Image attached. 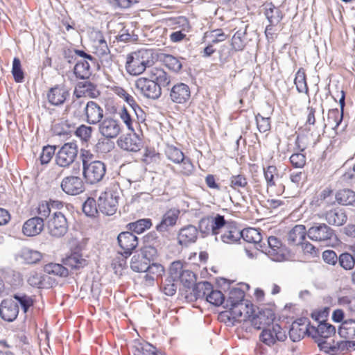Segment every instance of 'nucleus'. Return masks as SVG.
<instances>
[{
	"instance_id": "f257e3e1",
	"label": "nucleus",
	"mask_w": 355,
	"mask_h": 355,
	"mask_svg": "<svg viewBox=\"0 0 355 355\" xmlns=\"http://www.w3.org/2000/svg\"><path fill=\"white\" fill-rule=\"evenodd\" d=\"M148 77H141L135 81V87L145 97L157 99L162 95V87L171 83V76L162 69L151 67L147 69Z\"/></svg>"
},
{
	"instance_id": "f03ea898",
	"label": "nucleus",
	"mask_w": 355,
	"mask_h": 355,
	"mask_svg": "<svg viewBox=\"0 0 355 355\" xmlns=\"http://www.w3.org/2000/svg\"><path fill=\"white\" fill-rule=\"evenodd\" d=\"M153 52L151 49H140L128 55L125 62L127 72L132 76L141 74L153 64Z\"/></svg>"
},
{
	"instance_id": "7ed1b4c3",
	"label": "nucleus",
	"mask_w": 355,
	"mask_h": 355,
	"mask_svg": "<svg viewBox=\"0 0 355 355\" xmlns=\"http://www.w3.org/2000/svg\"><path fill=\"white\" fill-rule=\"evenodd\" d=\"M37 216H34L27 220L23 225V233L28 236L38 235L44 229V220L49 218L51 213L49 204L47 202H42L37 207Z\"/></svg>"
},
{
	"instance_id": "20e7f679",
	"label": "nucleus",
	"mask_w": 355,
	"mask_h": 355,
	"mask_svg": "<svg viewBox=\"0 0 355 355\" xmlns=\"http://www.w3.org/2000/svg\"><path fill=\"white\" fill-rule=\"evenodd\" d=\"M78 155V146L75 143L64 144L55 154V163L62 168L73 166L74 174L80 172V164L75 162Z\"/></svg>"
},
{
	"instance_id": "39448f33",
	"label": "nucleus",
	"mask_w": 355,
	"mask_h": 355,
	"mask_svg": "<svg viewBox=\"0 0 355 355\" xmlns=\"http://www.w3.org/2000/svg\"><path fill=\"white\" fill-rule=\"evenodd\" d=\"M225 219L223 216L217 214L216 216H207L201 218L198 223V233L205 238L209 234L215 236V241H218V235L225 227Z\"/></svg>"
},
{
	"instance_id": "423d86ee",
	"label": "nucleus",
	"mask_w": 355,
	"mask_h": 355,
	"mask_svg": "<svg viewBox=\"0 0 355 355\" xmlns=\"http://www.w3.org/2000/svg\"><path fill=\"white\" fill-rule=\"evenodd\" d=\"M336 328L326 322H320L317 326L311 324V337L318 343L319 347L331 349L334 351L336 347L328 346L325 339L335 335Z\"/></svg>"
},
{
	"instance_id": "0eeeda50",
	"label": "nucleus",
	"mask_w": 355,
	"mask_h": 355,
	"mask_svg": "<svg viewBox=\"0 0 355 355\" xmlns=\"http://www.w3.org/2000/svg\"><path fill=\"white\" fill-rule=\"evenodd\" d=\"M307 236L313 241L329 245L336 237L334 230L325 223H314L307 230Z\"/></svg>"
},
{
	"instance_id": "6e6552de",
	"label": "nucleus",
	"mask_w": 355,
	"mask_h": 355,
	"mask_svg": "<svg viewBox=\"0 0 355 355\" xmlns=\"http://www.w3.org/2000/svg\"><path fill=\"white\" fill-rule=\"evenodd\" d=\"M106 173V166L101 161L91 162L85 164L83 167V175L87 184H94L101 182Z\"/></svg>"
},
{
	"instance_id": "1a4fd4ad",
	"label": "nucleus",
	"mask_w": 355,
	"mask_h": 355,
	"mask_svg": "<svg viewBox=\"0 0 355 355\" xmlns=\"http://www.w3.org/2000/svg\"><path fill=\"white\" fill-rule=\"evenodd\" d=\"M49 217L47 227L49 234L54 237L63 236L68 230V223L65 216L60 211H55Z\"/></svg>"
},
{
	"instance_id": "9d476101",
	"label": "nucleus",
	"mask_w": 355,
	"mask_h": 355,
	"mask_svg": "<svg viewBox=\"0 0 355 355\" xmlns=\"http://www.w3.org/2000/svg\"><path fill=\"white\" fill-rule=\"evenodd\" d=\"M287 338L286 331L278 324L263 328L259 335L260 340L265 345L271 347L277 342H283Z\"/></svg>"
},
{
	"instance_id": "9b49d317",
	"label": "nucleus",
	"mask_w": 355,
	"mask_h": 355,
	"mask_svg": "<svg viewBox=\"0 0 355 355\" xmlns=\"http://www.w3.org/2000/svg\"><path fill=\"white\" fill-rule=\"evenodd\" d=\"M93 53L96 55L103 67H110L112 65V55L107 44L101 33L97 35L96 40L93 42Z\"/></svg>"
},
{
	"instance_id": "f8f14e48",
	"label": "nucleus",
	"mask_w": 355,
	"mask_h": 355,
	"mask_svg": "<svg viewBox=\"0 0 355 355\" xmlns=\"http://www.w3.org/2000/svg\"><path fill=\"white\" fill-rule=\"evenodd\" d=\"M97 205L99 211L112 216L118 208V197L112 191L103 192L98 198Z\"/></svg>"
},
{
	"instance_id": "ddd939ff",
	"label": "nucleus",
	"mask_w": 355,
	"mask_h": 355,
	"mask_svg": "<svg viewBox=\"0 0 355 355\" xmlns=\"http://www.w3.org/2000/svg\"><path fill=\"white\" fill-rule=\"evenodd\" d=\"M118 146L128 152H138L143 147L142 139L134 131L121 135L117 140Z\"/></svg>"
},
{
	"instance_id": "4468645a",
	"label": "nucleus",
	"mask_w": 355,
	"mask_h": 355,
	"mask_svg": "<svg viewBox=\"0 0 355 355\" xmlns=\"http://www.w3.org/2000/svg\"><path fill=\"white\" fill-rule=\"evenodd\" d=\"M62 190L67 195L76 196L85 191L83 180L77 175H69L64 178L61 182Z\"/></svg>"
},
{
	"instance_id": "2eb2a0df",
	"label": "nucleus",
	"mask_w": 355,
	"mask_h": 355,
	"mask_svg": "<svg viewBox=\"0 0 355 355\" xmlns=\"http://www.w3.org/2000/svg\"><path fill=\"white\" fill-rule=\"evenodd\" d=\"M121 130L119 121L110 116L105 118L98 125L100 134L106 139L116 138Z\"/></svg>"
},
{
	"instance_id": "dca6fc26",
	"label": "nucleus",
	"mask_w": 355,
	"mask_h": 355,
	"mask_svg": "<svg viewBox=\"0 0 355 355\" xmlns=\"http://www.w3.org/2000/svg\"><path fill=\"white\" fill-rule=\"evenodd\" d=\"M119 245L123 250L121 254L128 257L138 245V239L130 232H121L117 236Z\"/></svg>"
},
{
	"instance_id": "f3484780",
	"label": "nucleus",
	"mask_w": 355,
	"mask_h": 355,
	"mask_svg": "<svg viewBox=\"0 0 355 355\" xmlns=\"http://www.w3.org/2000/svg\"><path fill=\"white\" fill-rule=\"evenodd\" d=\"M226 308L230 309V311H226L227 319L230 322H232L233 325L235 322H241L250 317L251 309H249L247 302L241 303V304H232Z\"/></svg>"
},
{
	"instance_id": "a211bd4d",
	"label": "nucleus",
	"mask_w": 355,
	"mask_h": 355,
	"mask_svg": "<svg viewBox=\"0 0 355 355\" xmlns=\"http://www.w3.org/2000/svg\"><path fill=\"white\" fill-rule=\"evenodd\" d=\"M169 97L171 101L175 103L183 104L187 103L191 97V90L185 83H178L171 89Z\"/></svg>"
},
{
	"instance_id": "6ab92c4d",
	"label": "nucleus",
	"mask_w": 355,
	"mask_h": 355,
	"mask_svg": "<svg viewBox=\"0 0 355 355\" xmlns=\"http://www.w3.org/2000/svg\"><path fill=\"white\" fill-rule=\"evenodd\" d=\"M198 234V229L196 226L193 225H186L178 232V243L182 246L187 247L196 242Z\"/></svg>"
},
{
	"instance_id": "aec40b11",
	"label": "nucleus",
	"mask_w": 355,
	"mask_h": 355,
	"mask_svg": "<svg viewBox=\"0 0 355 355\" xmlns=\"http://www.w3.org/2000/svg\"><path fill=\"white\" fill-rule=\"evenodd\" d=\"M274 320L275 314L270 309H265L260 310L257 314L254 315L251 322L254 328L263 329V328L271 327V325L274 324Z\"/></svg>"
},
{
	"instance_id": "412c9836",
	"label": "nucleus",
	"mask_w": 355,
	"mask_h": 355,
	"mask_svg": "<svg viewBox=\"0 0 355 355\" xmlns=\"http://www.w3.org/2000/svg\"><path fill=\"white\" fill-rule=\"evenodd\" d=\"M69 96V90L64 85H55L47 93L49 103L55 106L63 105Z\"/></svg>"
},
{
	"instance_id": "4be33fe9",
	"label": "nucleus",
	"mask_w": 355,
	"mask_h": 355,
	"mask_svg": "<svg viewBox=\"0 0 355 355\" xmlns=\"http://www.w3.org/2000/svg\"><path fill=\"white\" fill-rule=\"evenodd\" d=\"M85 121L90 125L99 123L103 118V110L96 102L89 101L86 103Z\"/></svg>"
},
{
	"instance_id": "5701e85b",
	"label": "nucleus",
	"mask_w": 355,
	"mask_h": 355,
	"mask_svg": "<svg viewBox=\"0 0 355 355\" xmlns=\"http://www.w3.org/2000/svg\"><path fill=\"white\" fill-rule=\"evenodd\" d=\"M19 314V307L13 299H4L0 304V316L7 322L14 321Z\"/></svg>"
},
{
	"instance_id": "b1692460",
	"label": "nucleus",
	"mask_w": 355,
	"mask_h": 355,
	"mask_svg": "<svg viewBox=\"0 0 355 355\" xmlns=\"http://www.w3.org/2000/svg\"><path fill=\"white\" fill-rule=\"evenodd\" d=\"M180 211L176 209L168 210L162 216L161 221L156 225L155 229L160 233L166 232L174 227L179 218Z\"/></svg>"
},
{
	"instance_id": "393cba45",
	"label": "nucleus",
	"mask_w": 355,
	"mask_h": 355,
	"mask_svg": "<svg viewBox=\"0 0 355 355\" xmlns=\"http://www.w3.org/2000/svg\"><path fill=\"white\" fill-rule=\"evenodd\" d=\"M99 94L100 92L96 89L95 85L90 81L78 82L73 91V95L78 98L86 96L96 98Z\"/></svg>"
},
{
	"instance_id": "a878e982",
	"label": "nucleus",
	"mask_w": 355,
	"mask_h": 355,
	"mask_svg": "<svg viewBox=\"0 0 355 355\" xmlns=\"http://www.w3.org/2000/svg\"><path fill=\"white\" fill-rule=\"evenodd\" d=\"M324 218L329 225L341 226L346 223L347 217L343 209L336 207L327 211Z\"/></svg>"
},
{
	"instance_id": "bb28decb",
	"label": "nucleus",
	"mask_w": 355,
	"mask_h": 355,
	"mask_svg": "<svg viewBox=\"0 0 355 355\" xmlns=\"http://www.w3.org/2000/svg\"><path fill=\"white\" fill-rule=\"evenodd\" d=\"M307 235L306 227L303 225H296L288 233L287 240L290 245H298L302 244V241Z\"/></svg>"
},
{
	"instance_id": "cd10ccee",
	"label": "nucleus",
	"mask_w": 355,
	"mask_h": 355,
	"mask_svg": "<svg viewBox=\"0 0 355 355\" xmlns=\"http://www.w3.org/2000/svg\"><path fill=\"white\" fill-rule=\"evenodd\" d=\"M220 234V241L227 244L235 243L241 239L240 230L236 227L228 226L226 222Z\"/></svg>"
},
{
	"instance_id": "c85d7f7f",
	"label": "nucleus",
	"mask_w": 355,
	"mask_h": 355,
	"mask_svg": "<svg viewBox=\"0 0 355 355\" xmlns=\"http://www.w3.org/2000/svg\"><path fill=\"white\" fill-rule=\"evenodd\" d=\"M264 15L268 22L272 25H277L284 17L281 10L272 3L266 5L264 8Z\"/></svg>"
},
{
	"instance_id": "c756f323",
	"label": "nucleus",
	"mask_w": 355,
	"mask_h": 355,
	"mask_svg": "<svg viewBox=\"0 0 355 355\" xmlns=\"http://www.w3.org/2000/svg\"><path fill=\"white\" fill-rule=\"evenodd\" d=\"M89 60H78L73 67V73L76 78L86 80L92 75Z\"/></svg>"
},
{
	"instance_id": "7c9ffc66",
	"label": "nucleus",
	"mask_w": 355,
	"mask_h": 355,
	"mask_svg": "<svg viewBox=\"0 0 355 355\" xmlns=\"http://www.w3.org/2000/svg\"><path fill=\"white\" fill-rule=\"evenodd\" d=\"M306 335L311 336V324L309 322L304 327H300L297 323H293L289 331V336L293 342H298Z\"/></svg>"
},
{
	"instance_id": "2f4dec72",
	"label": "nucleus",
	"mask_w": 355,
	"mask_h": 355,
	"mask_svg": "<svg viewBox=\"0 0 355 355\" xmlns=\"http://www.w3.org/2000/svg\"><path fill=\"white\" fill-rule=\"evenodd\" d=\"M19 257L22 259L26 263L34 264L39 262L42 255L40 252L25 247L21 248L18 254Z\"/></svg>"
},
{
	"instance_id": "473e14b6",
	"label": "nucleus",
	"mask_w": 355,
	"mask_h": 355,
	"mask_svg": "<svg viewBox=\"0 0 355 355\" xmlns=\"http://www.w3.org/2000/svg\"><path fill=\"white\" fill-rule=\"evenodd\" d=\"M64 264L71 270H80L87 265V261L81 254L75 252L64 260Z\"/></svg>"
},
{
	"instance_id": "72a5a7b5",
	"label": "nucleus",
	"mask_w": 355,
	"mask_h": 355,
	"mask_svg": "<svg viewBox=\"0 0 355 355\" xmlns=\"http://www.w3.org/2000/svg\"><path fill=\"white\" fill-rule=\"evenodd\" d=\"M338 204L344 206H355V192L349 189L339 190L336 194Z\"/></svg>"
},
{
	"instance_id": "f704fd0d",
	"label": "nucleus",
	"mask_w": 355,
	"mask_h": 355,
	"mask_svg": "<svg viewBox=\"0 0 355 355\" xmlns=\"http://www.w3.org/2000/svg\"><path fill=\"white\" fill-rule=\"evenodd\" d=\"M86 103L84 101L81 100L80 98L73 99L72 102L66 107L70 114L75 118H80L85 116Z\"/></svg>"
},
{
	"instance_id": "c9c22d12",
	"label": "nucleus",
	"mask_w": 355,
	"mask_h": 355,
	"mask_svg": "<svg viewBox=\"0 0 355 355\" xmlns=\"http://www.w3.org/2000/svg\"><path fill=\"white\" fill-rule=\"evenodd\" d=\"M247 27L238 30L232 38V46L235 51H242L247 44Z\"/></svg>"
},
{
	"instance_id": "e433bc0d",
	"label": "nucleus",
	"mask_w": 355,
	"mask_h": 355,
	"mask_svg": "<svg viewBox=\"0 0 355 355\" xmlns=\"http://www.w3.org/2000/svg\"><path fill=\"white\" fill-rule=\"evenodd\" d=\"M241 239H243L248 243L258 244L261 247L260 243L262 240V236L259 231L255 228H247L240 230Z\"/></svg>"
},
{
	"instance_id": "4c0bfd02",
	"label": "nucleus",
	"mask_w": 355,
	"mask_h": 355,
	"mask_svg": "<svg viewBox=\"0 0 355 355\" xmlns=\"http://www.w3.org/2000/svg\"><path fill=\"white\" fill-rule=\"evenodd\" d=\"M338 334L345 338H355V320H345L338 329Z\"/></svg>"
},
{
	"instance_id": "58836bf2",
	"label": "nucleus",
	"mask_w": 355,
	"mask_h": 355,
	"mask_svg": "<svg viewBox=\"0 0 355 355\" xmlns=\"http://www.w3.org/2000/svg\"><path fill=\"white\" fill-rule=\"evenodd\" d=\"M268 249H266V253L271 257L273 260H277L280 248L282 247L281 241L275 236H271L268 238Z\"/></svg>"
},
{
	"instance_id": "ea45409f",
	"label": "nucleus",
	"mask_w": 355,
	"mask_h": 355,
	"mask_svg": "<svg viewBox=\"0 0 355 355\" xmlns=\"http://www.w3.org/2000/svg\"><path fill=\"white\" fill-rule=\"evenodd\" d=\"M244 291L236 287L230 288L228 297L226 300L225 307H229L230 305L244 303Z\"/></svg>"
},
{
	"instance_id": "a19ab883",
	"label": "nucleus",
	"mask_w": 355,
	"mask_h": 355,
	"mask_svg": "<svg viewBox=\"0 0 355 355\" xmlns=\"http://www.w3.org/2000/svg\"><path fill=\"white\" fill-rule=\"evenodd\" d=\"M149 263L144 257L137 254L131 259L130 268L135 272H145L148 268Z\"/></svg>"
},
{
	"instance_id": "79ce46f5",
	"label": "nucleus",
	"mask_w": 355,
	"mask_h": 355,
	"mask_svg": "<svg viewBox=\"0 0 355 355\" xmlns=\"http://www.w3.org/2000/svg\"><path fill=\"white\" fill-rule=\"evenodd\" d=\"M294 83L299 93H309V88L306 83V73L303 68H300L295 74Z\"/></svg>"
},
{
	"instance_id": "37998d69",
	"label": "nucleus",
	"mask_w": 355,
	"mask_h": 355,
	"mask_svg": "<svg viewBox=\"0 0 355 355\" xmlns=\"http://www.w3.org/2000/svg\"><path fill=\"white\" fill-rule=\"evenodd\" d=\"M152 225L151 219L143 218L129 223L127 227L130 231L134 232L137 234H141L145 230L150 229Z\"/></svg>"
},
{
	"instance_id": "c03bdc74",
	"label": "nucleus",
	"mask_w": 355,
	"mask_h": 355,
	"mask_svg": "<svg viewBox=\"0 0 355 355\" xmlns=\"http://www.w3.org/2000/svg\"><path fill=\"white\" fill-rule=\"evenodd\" d=\"M352 254L344 252L338 257V264L346 270H352L355 265V249L352 250Z\"/></svg>"
},
{
	"instance_id": "a18cd8bd",
	"label": "nucleus",
	"mask_w": 355,
	"mask_h": 355,
	"mask_svg": "<svg viewBox=\"0 0 355 355\" xmlns=\"http://www.w3.org/2000/svg\"><path fill=\"white\" fill-rule=\"evenodd\" d=\"M44 270L47 274L60 277H67L69 275L68 268L59 263H48L44 266Z\"/></svg>"
},
{
	"instance_id": "49530a36",
	"label": "nucleus",
	"mask_w": 355,
	"mask_h": 355,
	"mask_svg": "<svg viewBox=\"0 0 355 355\" xmlns=\"http://www.w3.org/2000/svg\"><path fill=\"white\" fill-rule=\"evenodd\" d=\"M211 284L208 282H201L196 284L193 288V295L196 299H206L211 288Z\"/></svg>"
},
{
	"instance_id": "de8ad7c7",
	"label": "nucleus",
	"mask_w": 355,
	"mask_h": 355,
	"mask_svg": "<svg viewBox=\"0 0 355 355\" xmlns=\"http://www.w3.org/2000/svg\"><path fill=\"white\" fill-rule=\"evenodd\" d=\"M12 297L17 306L20 305L24 313H26L29 308L33 306V300L30 296L24 294H15Z\"/></svg>"
},
{
	"instance_id": "09e8293b",
	"label": "nucleus",
	"mask_w": 355,
	"mask_h": 355,
	"mask_svg": "<svg viewBox=\"0 0 355 355\" xmlns=\"http://www.w3.org/2000/svg\"><path fill=\"white\" fill-rule=\"evenodd\" d=\"M343 118V112L338 109H332L329 111L327 123L333 129L337 128L341 123Z\"/></svg>"
},
{
	"instance_id": "8fccbe9b",
	"label": "nucleus",
	"mask_w": 355,
	"mask_h": 355,
	"mask_svg": "<svg viewBox=\"0 0 355 355\" xmlns=\"http://www.w3.org/2000/svg\"><path fill=\"white\" fill-rule=\"evenodd\" d=\"M163 62L170 70L175 73L180 72L182 69V64L181 61L172 55H164Z\"/></svg>"
},
{
	"instance_id": "3c124183",
	"label": "nucleus",
	"mask_w": 355,
	"mask_h": 355,
	"mask_svg": "<svg viewBox=\"0 0 355 355\" xmlns=\"http://www.w3.org/2000/svg\"><path fill=\"white\" fill-rule=\"evenodd\" d=\"M186 268L187 266L182 261L178 260L172 262L169 268L168 277L178 281L179 277L183 271L186 269Z\"/></svg>"
},
{
	"instance_id": "603ef678",
	"label": "nucleus",
	"mask_w": 355,
	"mask_h": 355,
	"mask_svg": "<svg viewBox=\"0 0 355 355\" xmlns=\"http://www.w3.org/2000/svg\"><path fill=\"white\" fill-rule=\"evenodd\" d=\"M206 300L210 304L216 306H218L225 302V296L220 291L214 290L213 286H211V288L209 290V293L208 296H207Z\"/></svg>"
},
{
	"instance_id": "864d4df0",
	"label": "nucleus",
	"mask_w": 355,
	"mask_h": 355,
	"mask_svg": "<svg viewBox=\"0 0 355 355\" xmlns=\"http://www.w3.org/2000/svg\"><path fill=\"white\" fill-rule=\"evenodd\" d=\"M12 74L16 83H23L24 73L21 69V61L18 58H15L12 61Z\"/></svg>"
},
{
	"instance_id": "5fc2aeb1",
	"label": "nucleus",
	"mask_w": 355,
	"mask_h": 355,
	"mask_svg": "<svg viewBox=\"0 0 355 355\" xmlns=\"http://www.w3.org/2000/svg\"><path fill=\"white\" fill-rule=\"evenodd\" d=\"M98 211L97 202L93 198H88L83 205V211L87 216H95Z\"/></svg>"
},
{
	"instance_id": "6e6d98bb",
	"label": "nucleus",
	"mask_w": 355,
	"mask_h": 355,
	"mask_svg": "<svg viewBox=\"0 0 355 355\" xmlns=\"http://www.w3.org/2000/svg\"><path fill=\"white\" fill-rule=\"evenodd\" d=\"M119 41L124 42H132L138 40V35L131 28L124 27L117 36Z\"/></svg>"
},
{
	"instance_id": "4d7b16f0",
	"label": "nucleus",
	"mask_w": 355,
	"mask_h": 355,
	"mask_svg": "<svg viewBox=\"0 0 355 355\" xmlns=\"http://www.w3.org/2000/svg\"><path fill=\"white\" fill-rule=\"evenodd\" d=\"M230 187L238 191L240 189H248V183L247 178L243 174L232 175L230 178Z\"/></svg>"
},
{
	"instance_id": "13d9d810",
	"label": "nucleus",
	"mask_w": 355,
	"mask_h": 355,
	"mask_svg": "<svg viewBox=\"0 0 355 355\" xmlns=\"http://www.w3.org/2000/svg\"><path fill=\"white\" fill-rule=\"evenodd\" d=\"M144 257V258L150 263L151 261H154L157 256V247L145 245L141 249L139 254Z\"/></svg>"
},
{
	"instance_id": "bf43d9fd",
	"label": "nucleus",
	"mask_w": 355,
	"mask_h": 355,
	"mask_svg": "<svg viewBox=\"0 0 355 355\" xmlns=\"http://www.w3.org/2000/svg\"><path fill=\"white\" fill-rule=\"evenodd\" d=\"M166 155L168 159L175 164L180 163L185 157L184 153L175 146H169L166 150Z\"/></svg>"
},
{
	"instance_id": "052dcab7",
	"label": "nucleus",
	"mask_w": 355,
	"mask_h": 355,
	"mask_svg": "<svg viewBox=\"0 0 355 355\" xmlns=\"http://www.w3.org/2000/svg\"><path fill=\"white\" fill-rule=\"evenodd\" d=\"M176 282V280L168 277L164 279L162 284L161 288L165 295L173 296L175 294L178 288Z\"/></svg>"
},
{
	"instance_id": "680f3d73",
	"label": "nucleus",
	"mask_w": 355,
	"mask_h": 355,
	"mask_svg": "<svg viewBox=\"0 0 355 355\" xmlns=\"http://www.w3.org/2000/svg\"><path fill=\"white\" fill-rule=\"evenodd\" d=\"M53 133L58 136L68 137L72 132V127L67 121L56 123L53 127Z\"/></svg>"
},
{
	"instance_id": "e2e57ef3",
	"label": "nucleus",
	"mask_w": 355,
	"mask_h": 355,
	"mask_svg": "<svg viewBox=\"0 0 355 355\" xmlns=\"http://www.w3.org/2000/svg\"><path fill=\"white\" fill-rule=\"evenodd\" d=\"M264 178L266 181L267 187L275 186V175H277V168L275 166L270 165L263 168Z\"/></svg>"
},
{
	"instance_id": "0e129e2a",
	"label": "nucleus",
	"mask_w": 355,
	"mask_h": 355,
	"mask_svg": "<svg viewBox=\"0 0 355 355\" xmlns=\"http://www.w3.org/2000/svg\"><path fill=\"white\" fill-rule=\"evenodd\" d=\"M178 280H180L185 288H190L196 282V275L190 270L185 269Z\"/></svg>"
},
{
	"instance_id": "69168bd1",
	"label": "nucleus",
	"mask_w": 355,
	"mask_h": 355,
	"mask_svg": "<svg viewBox=\"0 0 355 355\" xmlns=\"http://www.w3.org/2000/svg\"><path fill=\"white\" fill-rule=\"evenodd\" d=\"M93 128L86 125H80L75 130V135L81 140L87 141L92 137Z\"/></svg>"
},
{
	"instance_id": "338daca9",
	"label": "nucleus",
	"mask_w": 355,
	"mask_h": 355,
	"mask_svg": "<svg viewBox=\"0 0 355 355\" xmlns=\"http://www.w3.org/2000/svg\"><path fill=\"white\" fill-rule=\"evenodd\" d=\"M55 147L53 146H44L40 155V161L42 164H48L55 155Z\"/></svg>"
},
{
	"instance_id": "774afa93",
	"label": "nucleus",
	"mask_w": 355,
	"mask_h": 355,
	"mask_svg": "<svg viewBox=\"0 0 355 355\" xmlns=\"http://www.w3.org/2000/svg\"><path fill=\"white\" fill-rule=\"evenodd\" d=\"M136 351L141 352L143 355H162L161 352H158L155 346L148 343L139 344L137 347Z\"/></svg>"
}]
</instances>
